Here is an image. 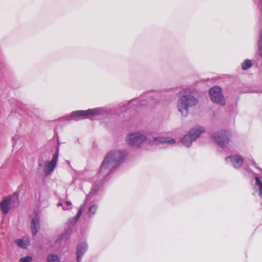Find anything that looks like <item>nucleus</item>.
Masks as SVG:
<instances>
[{"instance_id":"obj_1","label":"nucleus","mask_w":262,"mask_h":262,"mask_svg":"<svg viewBox=\"0 0 262 262\" xmlns=\"http://www.w3.org/2000/svg\"><path fill=\"white\" fill-rule=\"evenodd\" d=\"M126 156L125 151H111L103 160L99 170V174L106 178L110 173V168H114L116 165L124 160Z\"/></svg>"},{"instance_id":"obj_2","label":"nucleus","mask_w":262,"mask_h":262,"mask_svg":"<svg viewBox=\"0 0 262 262\" xmlns=\"http://www.w3.org/2000/svg\"><path fill=\"white\" fill-rule=\"evenodd\" d=\"M198 101L191 95L184 94L178 102V108L182 115L185 116L188 114V108L189 107L195 105Z\"/></svg>"},{"instance_id":"obj_3","label":"nucleus","mask_w":262,"mask_h":262,"mask_svg":"<svg viewBox=\"0 0 262 262\" xmlns=\"http://www.w3.org/2000/svg\"><path fill=\"white\" fill-rule=\"evenodd\" d=\"M204 132L203 127H199L196 128H193L190 130L189 135H186L181 139V142L185 146L189 147L192 142L195 140L200 135Z\"/></svg>"},{"instance_id":"obj_4","label":"nucleus","mask_w":262,"mask_h":262,"mask_svg":"<svg viewBox=\"0 0 262 262\" xmlns=\"http://www.w3.org/2000/svg\"><path fill=\"white\" fill-rule=\"evenodd\" d=\"M146 138L139 133L129 134L126 137L127 143L133 147H139L146 140Z\"/></svg>"},{"instance_id":"obj_5","label":"nucleus","mask_w":262,"mask_h":262,"mask_svg":"<svg viewBox=\"0 0 262 262\" xmlns=\"http://www.w3.org/2000/svg\"><path fill=\"white\" fill-rule=\"evenodd\" d=\"M209 95L211 100L215 103L221 105L225 104V101L222 94L221 88L217 86H215L209 90Z\"/></svg>"},{"instance_id":"obj_6","label":"nucleus","mask_w":262,"mask_h":262,"mask_svg":"<svg viewBox=\"0 0 262 262\" xmlns=\"http://www.w3.org/2000/svg\"><path fill=\"white\" fill-rule=\"evenodd\" d=\"M212 137L214 141L223 148L228 144L230 141L229 138L227 136L226 132L225 130H221L215 133L212 135Z\"/></svg>"},{"instance_id":"obj_7","label":"nucleus","mask_w":262,"mask_h":262,"mask_svg":"<svg viewBox=\"0 0 262 262\" xmlns=\"http://www.w3.org/2000/svg\"><path fill=\"white\" fill-rule=\"evenodd\" d=\"M58 153H56L53 157L52 160L45 164V173L46 175L50 174L56 166L58 160Z\"/></svg>"},{"instance_id":"obj_8","label":"nucleus","mask_w":262,"mask_h":262,"mask_svg":"<svg viewBox=\"0 0 262 262\" xmlns=\"http://www.w3.org/2000/svg\"><path fill=\"white\" fill-rule=\"evenodd\" d=\"M229 159L233 161V166L235 168H241L244 163V159L240 155H233L228 156L226 158V160L228 161Z\"/></svg>"},{"instance_id":"obj_9","label":"nucleus","mask_w":262,"mask_h":262,"mask_svg":"<svg viewBox=\"0 0 262 262\" xmlns=\"http://www.w3.org/2000/svg\"><path fill=\"white\" fill-rule=\"evenodd\" d=\"M10 207L8 198L4 197L0 202V209L2 213L6 215L9 212Z\"/></svg>"},{"instance_id":"obj_10","label":"nucleus","mask_w":262,"mask_h":262,"mask_svg":"<svg viewBox=\"0 0 262 262\" xmlns=\"http://www.w3.org/2000/svg\"><path fill=\"white\" fill-rule=\"evenodd\" d=\"M31 227L33 236H35L39 229V218L38 215L32 219Z\"/></svg>"},{"instance_id":"obj_11","label":"nucleus","mask_w":262,"mask_h":262,"mask_svg":"<svg viewBox=\"0 0 262 262\" xmlns=\"http://www.w3.org/2000/svg\"><path fill=\"white\" fill-rule=\"evenodd\" d=\"M6 197V198H8L10 206L12 207H15L19 205V193L17 192H15L12 195Z\"/></svg>"},{"instance_id":"obj_12","label":"nucleus","mask_w":262,"mask_h":262,"mask_svg":"<svg viewBox=\"0 0 262 262\" xmlns=\"http://www.w3.org/2000/svg\"><path fill=\"white\" fill-rule=\"evenodd\" d=\"M87 245L85 243H82L77 246V261L80 262L84 253L86 250Z\"/></svg>"},{"instance_id":"obj_13","label":"nucleus","mask_w":262,"mask_h":262,"mask_svg":"<svg viewBox=\"0 0 262 262\" xmlns=\"http://www.w3.org/2000/svg\"><path fill=\"white\" fill-rule=\"evenodd\" d=\"M30 239L28 237H24L22 239H18L15 241V243L19 247L25 248L30 245Z\"/></svg>"},{"instance_id":"obj_14","label":"nucleus","mask_w":262,"mask_h":262,"mask_svg":"<svg viewBox=\"0 0 262 262\" xmlns=\"http://www.w3.org/2000/svg\"><path fill=\"white\" fill-rule=\"evenodd\" d=\"M48 262H60L58 255L54 254H49L47 258Z\"/></svg>"},{"instance_id":"obj_15","label":"nucleus","mask_w":262,"mask_h":262,"mask_svg":"<svg viewBox=\"0 0 262 262\" xmlns=\"http://www.w3.org/2000/svg\"><path fill=\"white\" fill-rule=\"evenodd\" d=\"M85 117H91L98 114V110L96 108L89 109L84 111Z\"/></svg>"},{"instance_id":"obj_16","label":"nucleus","mask_w":262,"mask_h":262,"mask_svg":"<svg viewBox=\"0 0 262 262\" xmlns=\"http://www.w3.org/2000/svg\"><path fill=\"white\" fill-rule=\"evenodd\" d=\"M155 140L157 141L158 142H161V143H174L175 142L174 139H169L164 137H158V138H155Z\"/></svg>"},{"instance_id":"obj_17","label":"nucleus","mask_w":262,"mask_h":262,"mask_svg":"<svg viewBox=\"0 0 262 262\" xmlns=\"http://www.w3.org/2000/svg\"><path fill=\"white\" fill-rule=\"evenodd\" d=\"M252 66V61L249 59L245 60L242 64V69L246 70Z\"/></svg>"},{"instance_id":"obj_18","label":"nucleus","mask_w":262,"mask_h":262,"mask_svg":"<svg viewBox=\"0 0 262 262\" xmlns=\"http://www.w3.org/2000/svg\"><path fill=\"white\" fill-rule=\"evenodd\" d=\"M255 180L256 181V184L259 187V195L260 196H261V195H262V183L258 177H256L255 178Z\"/></svg>"},{"instance_id":"obj_19","label":"nucleus","mask_w":262,"mask_h":262,"mask_svg":"<svg viewBox=\"0 0 262 262\" xmlns=\"http://www.w3.org/2000/svg\"><path fill=\"white\" fill-rule=\"evenodd\" d=\"M72 117H85L84 111H77L71 114Z\"/></svg>"},{"instance_id":"obj_20","label":"nucleus","mask_w":262,"mask_h":262,"mask_svg":"<svg viewBox=\"0 0 262 262\" xmlns=\"http://www.w3.org/2000/svg\"><path fill=\"white\" fill-rule=\"evenodd\" d=\"M33 258L31 256H27L26 257H21L20 258L19 262H31Z\"/></svg>"},{"instance_id":"obj_21","label":"nucleus","mask_w":262,"mask_h":262,"mask_svg":"<svg viewBox=\"0 0 262 262\" xmlns=\"http://www.w3.org/2000/svg\"><path fill=\"white\" fill-rule=\"evenodd\" d=\"M97 209V206L96 205H93L90 207L89 209V212L90 213L92 214H94L95 213Z\"/></svg>"},{"instance_id":"obj_22","label":"nucleus","mask_w":262,"mask_h":262,"mask_svg":"<svg viewBox=\"0 0 262 262\" xmlns=\"http://www.w3.org/2000/svg\"><path fill=\"white\" fill-rule=\"evenodd\" d=\"M82 212V209L81 207H80L76 216V221H77L80 218V217L81 215Z\"/></svg>"},{"instance_id":"obj_23","label":"nucleus","mask_w":262,"mask_h":262,"mask_svg":"<svg viewBox=\"0 0 262 262\" xmlns=\"http://www.w3.org/2000/svg\"><path fill=\"white\" fill-rule=\"evenodd\" d=\"M258 54L260 56L262 57V43L258 42Z\"/></svg>"},{"instance_id":"obj_24","label":"nucleus","mask_w":262,"mask_h":262,"mask_svg":"<svg viewBox=\"0 0 262 262\" xmlns=\"http://www.w3.org/2000/svg\"><path fill=\"white\" fill-rule=\"evenodd\" d=\"M66 204L69 205V206H71L72 205V203L70 201H67L66 202Z\"/></svg>"}]
</instances>
